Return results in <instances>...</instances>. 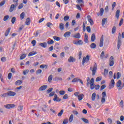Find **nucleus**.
Here are the masks:
<instances>
[{
    "instance_id": "1",
    "label": "nucleus",
    "mask_w": 124,
    "mask_h": 124,
    "mask_svg": "<svg viewBox=\"0 0 124 124\" xmlns=\"http://www.w3.org/2000/svg\"><path fill=\"white\" fill-rule=\"evenodd\" d=\"M86 85L87 87H89L90 85L91 90H93V89H95V90H97L99 89V85L94 84V79H93V78H92L91 79L90 78H88Z\"/></svg>"
},
{
    "instance_id": "2",
    "label": "nucleus",
    "mask_w": 124,
    "mask_h": 124,
    "mask_svg": "<svg viewBox=\"0 0 124 124\" xmlns=\"http://www.w3.org/2000/svg\"><path fill=\"white\" fill-rule=\"evenodd\" d=\"M90 70H92V71L93 76H94V75H95V73H96V70H97V64L96 62H94L93 66L90 67Z\"/></svg>"
},
{
    "instance_id": "3",
    "label": "nucleus",
    "mask_w": 124,
    "mask_h": 124,
    "mask_svg": "<svg viewBox=\"0 0 124 124\" xmlns=\"http://www.w3.org/2000/svg\"><path fill=\"white\" fill-rule=\"evenodd\" d=\"M90 61V55H87L86 57H84L82 59V64L85 65V62H88Z\"/></svg>"
},
{
    "instance_id": "4",
    "label": "nucleus",
    "mask_w": 124,
    "mask_h": 124,
    "mask_svg": "<svg viewBox=\"0 0 124 124\" xmlns=\"http://www.w3.org/2000/svg\"><path fill=\"white\" fill-rule=\"evenodd\" d=\"M106 92H103L102 93V97H101V102L102 103H104L106 101Z\"/></svg>"
},
{
    "instance_id": "5",
    "label": "nucleus",
    "mask_w": 124,
    "mask_h": 124,
    "mask_svg": "<svg viewBox=\"0 0 124 124\" xmlns=\"http://www.w3.org/2000/svg\"><path fill=\"white\" fill-rule=\"evenodd\" d=\"M121 33H119L118 41L117 43V48L118 49L121 48V45L122 44V40H121Z\"/></svg>"
},
{
    "instance_id": "6",
    "label": "nucleus",
    "mask_w": 124,
    "mask_h": 124,
    "mask_svg": "<svg viewBox=\"0 0 124 124\" xmlns=\"http://www.w3.org/2000/svg\"><path fill=\"white\" fill-rule=\"evenodd\" d=\"M115 87V80L114 79H111L110 82L109 83L108 89L111 90V89H113Z\"/></svg>"
},
{
    "instance_id": "7",
    "label": "nucleus",
    "mask_w": 124,
    "mask_h": 124,
    "mask_svg": "<svg viewBox=\"0 0 124 124\" xmlns=\"http://www.w3.org/2000/svg\"><path fill=\"white\" fill-rule=\"evenodd\" d=\"M116 87L118 88V90L119 91H121L123 89L122 87V81L121 80H118L116 83Z\"/></svg>"
},
{
    "instance_id": "8",
    "label": "nucleus",
    "mask_w": 124,
    "mask_h": 124,
    "mask_svg": "<svg viewBox=\"0 0 124 124\" xmlns=\"http://www.w3.org/2000/svg\"><path fill=\"white\" fill-rule=\"evenodd\" d=\"M87 19L91 26H93V25L94 24V23L93 22V20L92 17L90 16H87Z\"/></svg>"
},
{
    "instance_id": "9",
    "label": "nucleus",
    "mask_w": 124,
    "mask_h": 124,
    "mask_svg": "<svg viewBox=\"0 0 124 124\" xmlns=\"http://www.w3.org/2000/svg\"><path fill=\"white\" fill-rule=\"evenodd\" d=\"M115 64V61H114V57L111 56L109 58V66H113Z\"/></svg>"
},
{
    "instance_id": "10",
    "label": "nucleus",
    "mask_w": 124,
    "mask_h": 124,
    "mask_svg": "<svg viewBox=\"0 0 124 124\" xmlns=\"http://www.w3.org/2000/svg\"><path fill=\"white\" fill-rule=\"evenodd\" d=\"M4 107H5V108H6V109H11V108H14V107H15V105L13 104H7L6 105H4Z\"/></svg>"
},
{
    "instance_id": "11",
    "label": "nucleus",
    "mask_w": 124,
    "mask_h": 124,
    "mask_svg": "<svg viewBox=\"0 0 124 124\" xmlns=\"http://www.w3.org/2000/svg\"><path fill=\"white\" fill-rule=\"evenodd\" d=\"M73 43L75 45H83V41L82 40H78V41H73Z\"/></svg>"
},
{
    "instance_id": "12",
    "label": "nucleus",
    "mask_w": 124,
    "mask_h": 124,
    "mask_svg": "<svg viewBox=\"0 0 124 124\" xmlns=\"http://www.w3.org/2000/svg\"><path fill=\"white\" fill-rule=\"evenodd\" d=\"M104 41V37L103 36V35H102L100 40L99 47H103Z\"/></svg>"
},
{
    "instance_id": "13",
    "label": "nucleus",
    "mask_w": 124,
    "mask_h": 124,
    "mask_svg": "<svg viewBox=\"0 0 124 124\" xmlns=\"http://www.w3.org/2000/svg\"><path fill=\"white\" fill-rule=\"evenodd\" d=\"M53 100L54 101H57V102H60V101H61L62 100V99L58 97V95H57V94H55L54 95V98Z\"/></svg>"
},
{
    "instance_id": "14",
    "label": "nucleus",
    "mask_w": 124,
    "mask_h": 124,
    "mask_svg": "<svg viewBox=\"0 0 124 124\" xmlns=\"http://www.w3.org/2000/svg\"><path fill=\"white\" fill-rule=\"evenodd\" d=\"M47 88H48V85H43L39 88L38 91L39 92H42V91H45V90H46Z\"/></svg>"
},
{
    "instance_id": "15",
    "label": "nucleus",
    "mask_w": 124,
    "mask_h": 124,
    "mask_svg": "<svg viewBox=\"0 0 124 124\" xmlns=\"http://www.w3.org/2000/svg\"><path fill=\"white\" fill-rule=\"evenodd\" d=\"M16 7H17V6H16V4L15 5L14 4H12L10 7V9H9L10 12H13V11H14V9H15Z\"/></svg>"
},
{
    "instance_id": "16",
    "label": "nucleus",
    "mask_w": 124,
    "mask_h": 124,
    "mask_svg": "<svg viewBox=\"0 0 124 124\" xmlns=\"http://www.w3.org/2000/svg\"><path fill=\"white\" fill-rule=\"evenodd\" d=\"M7 93L8 96H15L16 95V93L13 91H8Z\"/></svg>"
},
{
    "instance_id": "17",
    "label": "nucleus",
    "mask_w": 124,
    "mask_h": 124,
    "mask_svg": "<svg viewBox=\"0 0 124 124\" xmlns=\"http://www.w3.org/2000/svg\"><path fill=\"white\" fill-rule=\"evenodd\" d=\"M103 13H104V9L103 8H101L100 9L99 13H97V16H103Z\"/></svg>"
},
{
    "instance_id": "18",
    "label": "nucleus",
    "mask_w": 124,
    "mask_h": 124,
    "mask_svg": "<svg viewBox=\"0 0 124 124\" xmlns=\"http://www.w3.org/2000/svg\"><path fill=\"white\" fill-rule=\"evenodd\" d=\"M76 61V59H75L72 56H70L68 60V62H74Z\"/></svg>"
},
{
    "instance_id": "19",
    "label": "nucleus",
    "mask_w": 124,
    "mask_h": 124,
    "mask_svg": "<svg viewBox=\"0 0 124 124\" xmlns=\"http://www.w3.org/2000/svg\"><path fill=\"white\" fill-rule=\"evenodd\" d=\"M40 46L41 47H42L43 48H46L47 47V43L44 42V43H41L39 44Z\"/></svg>"
},
{
    "instance_id": "20",
    "label": "nucleus",
    "mask_w": 124,
    "mask_h": 124,
    "mask_svg": "<svg viewBox=\"0 0 124 124\" xmlns=\"http://www.w3.org/2000/svg\"><path fill=\"white\" fill-rule=\"evenodd\" d=\"M73 37H74V38H78L79 39V38H81V35L80 34V33L78 32L73 35Z\"/></svg>"
},
{
    "instance_id": "21",
    "label": "nucleus",
    "mask_w": 124,
    "mask_h": 124,
    "mask_svg": "<svg viewBox=\"0 0 124 124\" xmlns=\"http://www.w3.org/2000/svg\"><path fill=\"white\" fill-rule=\"evenodd\" d=\"M70 34H71V32L70 31H66L64 33L63 36L65 38L69 37V36H70Z\"/></svg>"
},
{
    "instance_id": "22",
    "label": "nucleus",
    "mask_w": 124,
    "mask_h": 124,
    "mask_svg": "<svg viewBox=\"0 0 124 124\" xmlns=\"http://www.w3.org/2000/svg\"><path fill=\"white\" fill-rule=\"evenodd\" d=\"M84 42L85 43H89V37L87 33H85L84 34Z\"/></svg>"
},
{
    "instance_id": "23",
    "label": "nucleus",
    "mask_w": 124,
    "mask_h": 124,
    "mask_svg": "<svg viewBox=\"0 0 124 124\" xmlns=\"http://www.w3.org/2000/svg\"><path fill=\"white\" fill-rule=\"evenodd\" d=\"M120 13H121V11L120 10H117L115 14V17L117 19H119L120 17Z\"/></svg>"
},
{
    "instance_id": "24",
    "label": "nucleus",
    "mask_w": 124,
    "mask_h": 124,
    "mask_svg": "<svg viewBox=\"0 0 124 124\" xmlns=\"http://www.w3.org/2000/svg\"><path fill=\"white\" fill-rule=\"evenodd\" d=\"M25 24H26V25H27V26H30V25L31 24V18L30 17H28L26 19Z\"/></svg>"
},
{
    "instance_id": "25",
    "label": "nucleus",
    "mask_w": 124,
    "mask_h": 124,
    "mask_svg": "<svg viewBox=\"0 0 124 124\" xmlns=\"http://www.w3.org/2000/svg\"><path fill=\"white\" fill-rule=\"evenodd\" d=\"M11 30V28H8L7 30L5 32V36H8V35L9 34V32H10V31Z\"/></svg>"
},
{
    "instance_id": "26",
    "label": "nucleus",
    "mask_w": 124,
    "mask_h": 124,
    "mask_svg": "<svg viewBox=\"0 0 124 124\" xmlns=\"http://www.w3.org/2000/svg\"><path fill=\"white\" fill-rule=\"evenodd\" d=\"M59 28L61 31H63V30H64V24L62 23H61L59 25Z\"/></svg>"
},
{
    "instance_id": "27",
    "label": "nucleus",
    "mask_w": 124,
    "mask_h": 124,
    "mask_svg": "<svg viewBox=\"0 0 124 124\" xmlns=\"http://www.w3.org/2000/svg\"><path fill=\"white\" fill-rule=\"evenodd\" d=\"M36 54H37L36 51H32L28 54V56L32 57V56H34V55H36Z\"/></svg>"
},
{
    "instance_id": "28",
    "label": "nucleus",
    "mask_w": 124,
    "mask_h": 124,
    "mask_svg": "<svg viewBox=\"0 0 124 124\" xmlns=\"http://www.w3.org/2000/svg\"><path fill=\"white\" fill-rule=\"evenodd\" d=\"M78 98L79 101H81V100L84 98V95L83 94L78 95Z\"/></svg>"
},
{
    "instance_id": "29",
    "label": "nucleus",
    "mask_w": 124,
    "mask_h": 124,
    "mask_svg": "<svg viewBox=\"0 0 124 124\" xmlns=\"http://www.w3.org/2000/svg\"><path fill=\"white\" fill-rule=\"evenodd\" d=\"M95 40V34L93 33L91 36V41L92 42H94Z\"/></svg>"
},
{
    "instance_id": "30",
    "label": "nucleus",
    "mask_w": 124,
    "mask_h": 124,
    "mask_svg": "<svg viewBox=\"0 0 124 124\" xmlns=\"http://www.w3.org/2000/svg\"><path fill=\"white\" fill-rule=\"evenodd\" d=\"M95 96H96V93H94L92 95V100L94 101L95 100Z\"/></svg>"
},
{
    "instance_id": "31",
    "label": "nucleus",
    "mask_w": 124,
    "mask_h": 124,
    "mask_svg": "<svg viewBox=\"0 0 124 124\" xmlns=\"http://www.w3.org/2000/svg\"><path fill=\"white\" fill-rule=\"evenodd\" d=\"M78 3H81L80 6H84V0H77Z\"/></svg>"
},
{
    "instance_id": "32",
    "label": "nucleus",
    "mask_w": 124,
    "mask_h": 124,
    "mask_svg": "<svg viewBox=\"0 0 124 124\" xmlns=\"http://www.w3.org/2000/svg\"><path fill=\"white\" fill-rule=\"evenodd\" d=\"M48 67V65L47 64H42L40 66V68H42V69L46 68V69H47Z\"/></svg>"
},
{
    "instance_id": "33",
    "label": "nucleus",
    "mask_w": 124,
    "mask_h": 124,
    "mask_svg": "<svg viewBox=\"0 0 124 124\" xmlns=\"http://www.w3.org/2000/svg\"><path fill=\"white\" fill-rule=\"evenodd\" d=\"M90 48L91 49H95L96 48V45L95 43H92L90 45Z\"/></svg>"
},
{
    "instance_id": "34",
    "label": "nucleus",
    "mask_w": 124,
    "mask_h": 124,
    "mask_svg": "<svg viewBox=\"0 0 124 124\" xmlns=\"http://www.w3.org/2000/svg\"><path fill=\"white\" fill-rule=\"evenodd\" d=\"M53 80V75H50L48 78V81L49 83H51L52 82V80Z\"/></svg>"
},
{
    "instance_id": "35",
    "label": "nucleus",
    "mask_w": 124,
    "mask_h": 124,
    "mask_svg": "<svg viewBox=\"0 0 124 124\" xmlns=\"http://www.w3.org/2000/svg\"><path fill=\"white\" fill-rule=\"evenodd\" d=\"M22 83H23V81L18 80L16 82V85L20 86L22 85Z\"/></svg>"
},
{
    "instance_id": "36",
    "label": "nucleus",
    "mask_w": 124,
    "mask_h": 124,
    "mask_svg": "<svg viewBox=\"0 0 124 124\" xmlns=\"http://www.w3.org/2000/svg\"><path fill=\"white\" fill-rule=\"evenodd\" d=\"M73 118H74V115L73 114H71L69 118L70 123H72V121H73Z\"/></svg>"
},
{
    "instance_id": "37",
    "label": "nucleus",
    "mask_w": 124,
    "mask_h": 124,
    "mask_svg": "<svg viewBox=\"0 0 124 124\" xmlns=\"http://www.w3.org/2000/svg\"><path fill=\"white\" fill-rule=\"evenodd\" d=\"M62 78H59L58 77H55L54 79V81H62Z\"/></svg>"
},
{
    "instance_id": "38",
    "label": "nucleus",
    "mask_w": 124,
    "mask_h": 124,
    "mask_svg": "<svg viewBox=\"0 0 124 124\" xmlns=\"http://www.w3.org/2000/svg\"><path fill=\"white\" fill-rule=\"evenodd\" d=\"M107 20V18H104L102 20V27H104V25H105V23L106 22V20Z\"/></svg>"
},
{
    "instance_id": "39",
    "label": "nucleus",
    "mask_w": 124,
    "mask_h": 124,
    "mask_svg": "<svg viewBox=\"0 0 124 124\" xmlns=\"http://www.w3.org/2000/svg\"><path fill=\"white\" fill-rule=\"evenodd\" d=\"M81 120L85 124H89V120L85 118H81Z\"/></svg>"
},
{
    "instance_id": "40",
    "label": "nucleus",
    "mask_w": 124,
    "mask_h": 124,
    "mask_svg": "<svg viewBox=\"0 0 124 124\" xmlns=\"http://www.w3.org/2000/svg\"><path fill=\"white\" fill-rule=\"evenodd\" d=\"M79 81V78H74L72 80V82L73 83H78V82Z\"/></svg>"
},
{
    "instance_id": "41",
    "label": "nucleus",
    "mask_w": 124,
    "mask_h": 124,
    "mask_svg": "<svg viewBox=\"0 0 124 124\" xmlns=\"http://www.w3.org/2000/svg\"><path fill=\"white\" fill-rule=\"evenodd\" d=\"M25 13L24 12H22L21 14H20V19L21 20H23L24 19V18H25Z\"/></svg>"
},
{
    "instance_id": "42",
    "label": "nucleus",
    "mask_w": 124,
    "mask_h": 124,
    "mask_svg": "<svg viewBox=\"0 0 124 124\" xmlns=\"http://www.w3.org/2000/svg\"><path fill=\"white\" fill-rule=\"evenodd\" d=\"M1 97H7L8 96V93H4L3 94H0Z\"/></svg>"
},
{
    "instance_id": "43",
    "label": "nucleus",
    "mask_w": 124,
    "mask_h": 124,
    "mask_svg": "<svg viewBox=\"0 0 124 124\" xmlns=\"http://www.w3.org/2000/svg\"><path fill=\"white\" fill-rule=\"evenodd\" d=\"M117 30V28H116V26H114L112 29L111 32L113 34L116 32V30Z\"/></svg>"
},
{
    "instance_id": "44",
    "label": "nucleus",
    "mask_w": 124,
    "mask_h": 124,
    "mask_svg": "<svg viewBox=\"0 0 124 124\" xmlns=\"http://www.w3.org/2000/svg\"><path fill=\"white\" fill-rule=\"evenodd\" d=\"M53 39L56 41H60V40H61V38L57 37L56 36H53Z\"/></svg>"
},
{
    "instance_id": "45",
    "label": "nucleus",
    "mask_w": 124,
    "mask_h": 124,
    "mask_svg": "<svg viewBox=\"0 0 124 124\" xmlns=\"http://www.w3.org/2000/svg\"><path fill=\"white\" fill-rule=\"evenodd\" d=\"M122 76V74H121V73L118 72L116 75V78L117 79H120L121 78V77Z\"/></svg>"
},
{
    "instance_id": "46",
    "label": "nucleus",
    "mask_w": 124,
    "mask_h": 124,
    "mask_svg": "<svg viewBox=\"0 0 124 124\" xmlns=\"http://www.w3.org/2000/svg\"><path fill=\"white\" fill-rule=\"evenodd\" d=\"M12 24H15V22H16V17L15 16H14L11 20Z\"/></svg>"
},
{
    "instance_id": "47",
    "label": "nucleus",
    "mask_w": 124,
    "mask_h": 124,
    "mask_svg": "<svg viewBox=\"0 0 124 124\" xmlns=\"http://www.w3.org/2000/svg\"><path fill=\"white\" fill-rule=\"evenodd\" d=\"M62 114H63V109H62L61 111L58 114V117H62Z\"/></svg>"
},
{
    "instance_id": "48",
    "label": "nucleus",
    "mask_w": 124,
    "mask_h": 124,
    "mask_svg": "<svg viewBox=\"0 0 124 124\" xmlns=\"http://www.w3.org/2000/svg\"><path fill=\"white\" fill-rule=\"evenodd\" d=\"M47 44L48 45H51V44H54V40H50L47 41Z\"/></svg>"
},
{
    "instance_id": "49",
    "label": "nucleus",
    "mask_w": 124,
    "mask_h": 124,
    "mask_svg": "<svg viewBox=\"0 0 124 124\" xmlns=\"http://www.w3.org/2000/svg\"><path fill=\"white\" fill-rule=\"evenodd\" d=\"M63 20L65 21H68L69 20V16H64Z\"/></svg>"
},
{
    "instance_id": "50",
    "label": "nucleus",
    "mask_w": 124,
    "mask_h": 124,
    "mask_svg": "<svg viewBox=\"0 0 124 124\" xmlns=\"http://www.w3.org/2000/svg\"><path fill=\"white\" fill-rule=\"evenodd\" d=\"M26 57H27V54H22L20 57V60H24Z\"/></svg>"
},
{
    "instance_id": "51",
    "label": "nucleus",
    "mask_w": 124,
    "mask_h": 124,
    "mask_svg": "<svg viewBox=\"0 0 124 124\" xmlns=\"http://www.w3.org/2000/svg\"><path fill=\"white\" fill-rule=\"evenodd\" d=\"M8 19H9V16L6 15L5 16H4L3 21H7Z\"/></svg>"
},
{
    "instance_id": "52",
    "label": "nucleus",
    "mask_w": 124,
    "mask_h": 124,
    "mask_svg": "<svg viewBox=\"0 0 124 124\" xmlns=\"http://www.w3.org/2000/svg\"><path fill=\"white\" fill-rule=\"evenodd\" d=\"M46 108H47V106L44 105V108H41V109L43 112H46Z\"/></svg>"
},
{
    "instance_id": "53",
    "label": "nucleus",
    "mask_w": 124,
    "mask_h": 124,
    "mask_svg": "<svg viewBox=\"0 0 124 124\" xmlns=\"http://www.w3.org/2000/svg\"><path fill=\"white\" fill-rule=\"evenodd\" d=\"M53 88H49L47 90V93H52V92H53Z\"/></svg>"
},
{
    "instance_id": "54",
    "label": "nucleus",
    "mask_w": 124,
    "mask_h": 124,
    "mask_svg": "<svg viewBox=\"0 0 124 124\" xmlns=\"http://www.w3.org/2000/svg\"><path fill=\"white\" fill-rule=\"evenodd\" d=\"M59 93L61 95H63L65 93V91L62 90L60 91H59Z\"/></svg>"
},
{
    "instance_id": "55",
    "label": "nucleus",
    "mask_w": 124,
    "mask_h": 124,
    "mask_svg": "<svg viewBox=\"0 0 124 124\" xmlns=\"http://www.w3.org/2000/svg\"><path fill=\"white\" fill-rule=\"evenodd\" d=\"M18 0H13V2H14L16 4V6H18V4H19Z\"/></svg>"
},
{
    "instance_id": "56",
    "label": "nucleus",
    "mask_w": 124,
    "mask_h": 124,
    "mask_svg": "<svg viewBox=\"0 0 124 124\" xmlns=\"http://www.w3.org/2000/svg\"><path fill=\"white\" fill-rule=\"evenodd\" d=\"M83 54V52L82 51H79L78 53V58L79 60H81V58H82V54Z\"/></svg>"
},
{
    "instance_id": "57",
    "label": "nucleus",
    "mask_w": 124,
    "mask_h": 124,
    "mask_svg": "<svg viewBox=\"0 0 124 124\" xmlns=\"http://www.w3.org/2000/svg\"><path fill=\"white\" fill-rule=\"evenodd\" d=\"M29 71H30L28 69H26V70L23 71L24 75H27V74H28V73H29Z\"/></svg>"
},
{
    "instance_id": "58",
    "label": "nucleus",
    "mask_w": 124,
    "mask_h": 124,
    "mask_svg": "<svg viewBox=\"0 0 124 124\" xmlns=\"http://www.w3.org/2000/svg\"><path fill=\"white\" fill-rule=\"evenodd\" d=\"M12 78V73H9L8 75V79L9 80H10V79H11Z\"/></svg>"
},
{
    "instance_id": "59",
    "label": "nucleus",
    "mask_w": 124,
    "mask_h": 124,
    "mask_svg": "<svg viewBox=\"0 0 124 124\" xmlns=\"http://www.w3.org/2000/svg\"><path fill=\"white\" fill-rule=\"evenodd\" d=\"M120 106L122 108H124V100H122L120 103Z\"/></svg>"
},
{
    "instance_id": "60",
    "label": "nucleus",
    "mask_w": 124,
    "mask_h": 124,
    "mask_svg": "<svg viewBox=\"0 0 124 124\" xmlns=\"http://www.w3.org/2000/svg\"><path fill=\"white\" fill-rule=\"evenodd\" d=\"M5 4V0H2L0 3V6H2L3 5H4Z\"/></svg>"
},
{
    "instance_id": "61",
    "label": "nucleus",
    "mask_w": 124,
    "mask_h": 124,
    "mask_svg": "<svg viewBox=\"0 0 124 124\" xmlns=\"http://www.w3.org/2000/svg\"><path fill=\"white\" fill-rule=\"evenodd\" d=\"M102 79V78L101 77H97L96 78L95 81L96 82H99V81H101Z\"/></svg>"
},
{
    "instance_id": "62",
    "label": "nucleus",
    "mask_w": 124,
    "mask_h": 124,
    "mask_svg": "<svg viewBox=\"0 0 124 124\" xmlns=\"http://www.w3.org/2000/svg\"><path fill=\"white\" fill-rule=\"evenodd\" d=\"M55 92H52L51 93H50L49 94V97H52V96H54V95L55 96Z\"/></svg>"
},
{
    "instance_id": "63",
    "label": "nucleus",
    "mask_w": 124,
    "mask_h": 124,
    "mask_svg": "<svg viewBox=\"0 0 124 124\" xmlns=\"http://www.w3.org/2000/svg\"><path fill=\"white\" fill-rule=\"evenodd\" d=\"M68 124V119H64V121H63L62 124Z\"/></svg>"
},
{
    "instance_id": "64",
    "label": "nucleus",
    "mask_w": 124,
    "mask_h": 124,
    "mask_svg": "<svg viewBox=\"0 0 124 124\" xmlns=\"http://www.w3.org/2000/svg\"><path fill=\"white\" fill-rule=\"evenodd\" d=\"M86 30L88 31V32H91V27L90 26H87L86 27Z\"/></svg>"
}]
</instances>
